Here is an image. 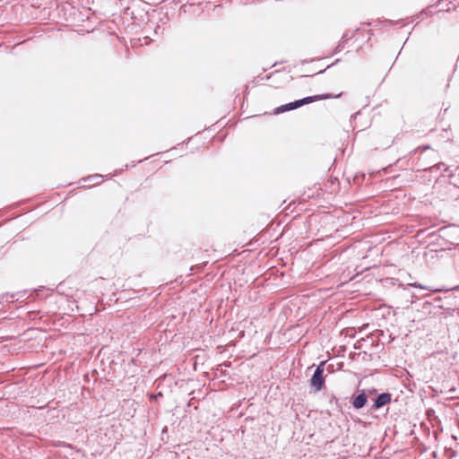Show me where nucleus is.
Segmentation results:
<instances>
[{"label":"nucleus","mask_w":459,"mask_h":459,"mask_svg":"<svg viewBox=\"0 0 459 459\" xmlns=\"http://www.w3.org/2000/svg\"><path fill=\"white\" fill-rule=\"evenodd\" d=\"M333 96L332 95H329V94H323V95H316V96H312V97H306L304 99H301V100H296L294 102H290V103H288V104H285V105H281L280 107H278L276 109H275V113L276 114H280V113H283V112H286V111H290V110H293L295 108H298L305 104H309L315 100H325V99H329V98H332Z\"/></svg>","instance_id":"nucleus-1"},{"label":"nucleus","mask_w":459,"mask_h":459,"mask_svg":"<svg viewBox=\"0 0 459 459\" xmlns=\"http://www.w3.org/2000/svg\"><path fill=\"white\" fill-rule=\"evenodd\" d=\"M324 365L325 363H321L317 366L316 368L314 375L312 376L309 383L311 388H313L314 392H319L325 384V377H324Z\"/></svg>","instance_id":"nucleus-2"},{"label":"nucleus","mask_w":459,"mask_h":459,"mask_svg":"<svg viewBox=\"0 0 459 459\" xmlns=\"http://www.w3.org/2000/svg\"><path fill=\"white\" fill-rule=\"evenodd\" d=\"M390 401H391L390 394L383 393L377 397L376 402H375V406H376V408L383 407V406L386 405L387 403H389Z\"/></svg>","instance_id":"nucleus-3"},{"label":"nucleus","mask_w":459,"mask_h":459,"mask_svg":"<svg viewBox=\"0 0 459 459\" xmlns=\"http://www.w3.org/2000/svg\"><path fill=\"white\" fill-rule=\"evenodd\" d=\"M367 400L365 393H361L353 399L352 405L356 409H360L366 404Z\"/></svg>","instance_id":"nucleus-4"},{"label":"nucleus","mask_w":459,"mask_h":459,"mask_svg":"<svg viewBox=\"0 0 459 459\" xmlns=\"http://www.w3.org/2000/svg\"><path fill=\"white\" fill-rule=\"evenodd\" d=\"M102 176L99 174H95L92 176H90L85 180L89 181L91 186L99 185L101 182Z\"/></svg>","instance_id":"nucleus-5"},{"label":"nucleus","mask_w":459,"mask_h":459,"mask_svg":"<svg viewBox=\"0 0 459 459\" xmlns=\"http://www.w3.org/2000/svg\"><path fill=\"white\" fill-rule=\"evenodd\" d=\"M409 285H410V286H412V287H415V288H420V289H422V290H429V288H428V287L423 286V285H421V284H420V283H417V282L410 283Z\"/></svg>","instance_id":"nucleus-6"}]
</instances>
